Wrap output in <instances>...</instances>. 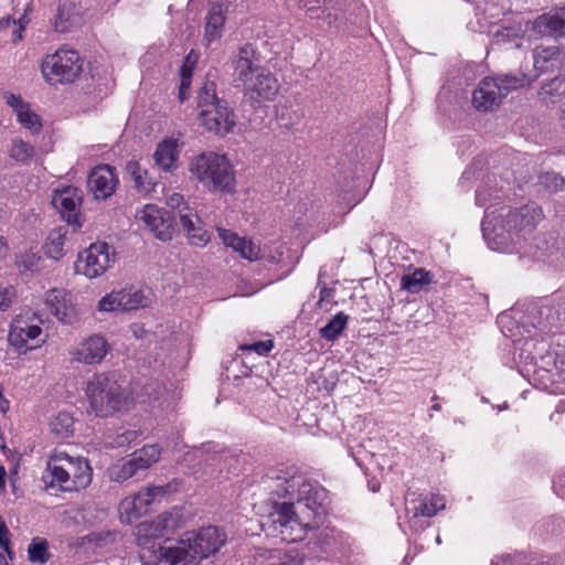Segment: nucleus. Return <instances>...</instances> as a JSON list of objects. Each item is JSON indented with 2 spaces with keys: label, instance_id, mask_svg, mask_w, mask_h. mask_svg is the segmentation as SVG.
Instances as JSON below:
<instances>
[{
  "label": "nucleus",
  "instance_id": "nucleus-44",
  "mask_svg": "<svg viewBox=\"0 0 565 565\" xmlns=\"http://www.w3.org/2000/svg\"><path fill=\"white\" fill-rule=\"evenodd\" d=\"M211 235L209 231L204 227L203 222L199 223V226L194 227V231L188 237V241L191 245L203 247L210 242Z\"/></svg>",
  "mask_w": 565,
  "mask_h": 565
},
{
  "label": "nucleus",
  "instance_id": "nucleus-20",
  "mask_svg": "<svg viewBox=\"0 0 565 565\" xmlns=\"http://www.w3.org/2000/svg\"><path fill=\"white\" fill-rule=\"evenodd\" d=\"M82 198L78 190L74 186H66L56 190L52 203L60 211L62 217L71 225H81L78 217V207Z\"/></svg>",
  "mask_w": 565,
  "mask_h": 565
},
{
  "label": "nucleus",
  "instance_id": "nucleus-24",
  "mask_svg": "<svg viewBox=\"0 0 565 565\" xmlns=\"http://www.w3.org/2000/svg\"><path fill=\"white\" fill-rule=\"evenodd\" d=\"M82 23V12L75 1L63 0L58 3L56 13L52 20V26L56 32L66 33Z\"/></svg>",
  "mask_w": 565,
  "mask_h": 565
},
{
  "label": "nucleus",
  "instance_id": "nucleus-26",
  "mask_svg": "<svg viewBox=\"0 0 565 565\" xmlns=\"http://www.w3.org/2000/svg\"><path fill=\"white\" fill-rule=\"evenodd\" d=\"M227 4L214 3L206 15L205 40L207 44L220 39L226 21Z\"/></svg>",
  "mask_w": 565,
  "mask_h": 565
},
{
  "label": "nucleus",
  "instance_id": "nucleus-37",
  "mask_svg": "<svg viewBox=\"0 0 565 565\" xmlns=\"http://www.w3.org/2000/svg\"><path fill=\"white\" fill-rule=\"evenodd\" d=\"M171 488V484L147 487L142 489L140 492H138L136 495L138 497L139 502L145 507V509L148 510V507L157 499H160L166 494L174 491V489Z\"/></svg>",
  "mask_w": 565,
  "mask_h": 565
},
{
  "label": "nucleus",
  "instance_id": "nucleus-25",
  "mask_svg": "<svg viewBox=\"0 0 565 565\" xmlns=\"http://www.w3.org/2000/svg\"><path fill=\"white\" fill-rule=\"evenodd\" d=\"M532 25L543 36H565V6L537 17Z\"/></svg>",
  "mask_w": 565,
  "mask_h": 565
},
{
  "label": "nucleus",
  "instance_id": "nucleus-22",
  "mask_svg": "<svg viewBox=\"0 0 565 565\" xmlns=\"http://www.w3.org/2000/svg\"><path fill=\"white\" fill-rule=\"evenodd\" d=\"M4 99L8 106L13 109L18 122L24 129L29 130L33 135L40 132L42 128L41 118L28 103H24L19 95L11 93H6Z\"/></svg>",
  "mask_w": 565,
  "mask_h": 565
},
{
  "label": "nucleus",
  "instance_id": "nucleus-55",
  "mask_svg": "<svg viewBox=\"0 0 565 565\" xmlns=\"http://www.w3.org/2000/svg\"><path fill=\"white\" fill-rule=\"evenodd\" d=\"M196 62H198V54L194 51H191L188 54V56L185 57L184 63L185 64H190V65H192L194 67Z\"/></svg>",
  "mask_w": 565,
  "mask_h": 565
},
{
  "label": "nucleus",
  "instance_id": "nucleus-39",
  "mask_svg": "<svg viewBox=\"0 0 565 565\" xmlns=\"http://www.w3.org/2000/svg\"><path fill=\"white\" fill-rule=\"evenodd\" d=\"M523 30L520 24L499 25L491 30L497 44L515 41L521 38Z\"/></svg>",
  "mask_w": 565,
  "mask_h": 565
},
{
  "label": "nucleus",
  "instance_id": "nucleus-59",
  "mask_svg": "<svg viewBox=\"0 0 565 565\" xmlns=\"http://www.w3.org/2000/svg\"><path fill=\"white\" fill-rule=\"evenodd\" d=\"M9 408V402L2 396L0 397V409L1 412H7Z\"/></svg>",
  "mask_w": 565,
  "mask_h": 565
},
{
  "label": "nucleus",
  "instance_id": "nucleus-50",
  "mask_svg": "<svg viewBox=\"0 0 565 565\" xmlns=\"http://www.w3.org/2000/svg\"><path fill=\"white\" fill-rule=\"evenodd\" d=\"M25 29V23L20 19L15 22V24L9 31L11 34V41L17 43L22 40V33Z\"/></svg>",
  "mask_w": 565,
  "mask_h": 565
},
{
  "label": "nucleus",
  "instance_id": "nucleus-31",
  "mask_svg": "<svg viewBox=\"0 0 565 565\" xmlns=\"http://www.w3.org/2000/svg\"><path fill=\"white\" fill-rule=\"evenodd\" d=\"M146 512L147 510L139 502L137 495L127 497L119 504V515L122 523L131 524Z\"/></svg>",
  "mask_w": 565,
  "mask_h": 565
},
{
  "label": "nucleus",
  "instance_id": "nucleus-52",
  "mask_svg": "<svg viewBox=\"0 0 565 565\" xmlns=\"http://www.w3.org/2000/svg\"><path fill=\"white\" fill-rule=\"evenodd\" d=\"M322 2V0H297L298 6L306 9L308 12L320 9Z\"/></svg>",
  "mask_w": 565,
  "mask_h": 565
},
{
  "label": "nucleus",
  "instance_id": "nucleus-13",
  "mask_svg": "<svg viewBox=\"0 0 565 565\" xmlns=\"http://www.w3.org/2000/svg\"><path fill=\"white\" fill-rule=\"evenodd\" d=\"M225 533L216 526L202 527L199 531L186 532L175 547H183L188 554L185 565L193 558H205L216 553L225 543Z\"/></svg>",
  "mask_w": 565,
  "mask_h": 565
},
{
  "label": "nucleus",
  "instance_id": "nucleus-58",
  "mask_svg": "<svg viewBox=\"0 0 565 565\" xmlns=\"http://www.w3.org/2000/svg\"><path fill=\"white\" fill-rule=\"evenodd\" d=\"M9 250L6 239L0 236V256L6 255Z\"/></svg>",
  "mask_w": 565,
  "mask_h": 565
},
{
  "label": "nucleus",
  "instance_id": "nucleus-53",
  "mask_svg": "<svg viewBox=\"0 0 565 565\" xmlns=\"http://www.w3.org/2000/svg\"><path fill=\"white\" fill-rule=\"evenodd\" d=\"M17 21L18 20L11 19L10 17L0 19V32L1 31H10Z\"/></svg>",
  "mask_w": 565,
  "mask_h": 565
},
{
  "label": "nucleus",
  "instance_id": "nucleus-57",
  "mask_svg": "<svg viewBox=\"0 0 565 565\" xmlns=\"http://www.w3.org/2000/svg\"><path fill=\"white\" fill-rule=\"evenodd\" d=\"M510 558L507 557H498L491 562V565H509Z\"/></svg>",
  "mask_w": 565,
  "mask_h": 565
},
{
  "label": "nucleus",
  "instance_id": "nucleus-23",
  "mask_svg": "<svg viewBox=\"0 0 565 565\" xmlns=\"http://www.w3.org/2000/svg\"><path fill=\"white\" fill-rule=\"evenodd\" d=\"M218 236L225 246L231 247L245 259L254 262L262 257L259 244L250 238L241 237L236 233L224 228H218Z\"/></svg>",
  "mask_w": 565,
  "mask_h": 565
},
{
  "label": "nucleus",
  "instance_id": "nucleus-5",
  "mask_svg": "<svg viewBox=\"0 0 565 565\" xmlns=\"http://www.w3.org/2000/svg\"><path fill=\"white\" fill-rule=\"evenodd\" d=\"M92 477V468L85 458L56 450L47 459L43 481L46 488L72 492L87 488Z\"/></svg>",
  "mask_w": 565,
  "mask_h": 565
},
{
  "label": "nucleus",
  "instance_id": "nucleus-64",
  "mask_svg": "<svg viewBox=\"0 0 565 565\" xmlns=\"http://www.w3.org/2000/svg\"><path fill=\"white\" fill-rule=\"evenodd\" d=\"M149 398L152 397V392H150L149 388H146V393H145Z\"/></svg>",
  "mask_w": 565,
  "mask_h": 565
},
{
  "label": "nucleus",
  "instance_id": "nucleus-19",
  "mask_svg": "<svg viewBox=\"0 0 565 565\" xmlns=\"http://www.w3.org/2000/svg\"><path fill=\"white\" fill-rule=\"evenodd\" d=\"M559 51L556 46H540L533 52L532 66L529 62L520 66L516 76L534 75L526 82V86L532 84L542 73L547 72L553 63L558 60Z\"/></svg>",
  "mask_w": 565,
  "mask_h": 565
},
{
  "label": "nucleus",
  "instance_id": "nucleus-3",
  "mask_svg": "<svg viewBox=\"0 0 565 565\" xmlns=\"http://www.w3.org/2000/svg\"><path fill=\"white\" fill-rule=\"evenodd\" d=\"M234 81L244 86L255 100H273L278 92L277 78L260 64V55L249 43L241 46L232 58Z\"/></svg>",
  "mask_w": 565,
  "mask_h": 565
},
{
  "label": "nucleus",
  "instance_id": "nucleus-43",
  "mask_svg": "<svg viewBox=\"0 0 565 565\" xmlns=\"http://www.w3.org/2000/svg\"><path fill=\"white\" fill-rule=\"evenodd\" d=\"M41 256L32 250L28 249L20 253L15 258V265L23 271H35L39 269Z\"/></svg>",
  "mask_w": 565,
  "mask_h": 565
},
{
  "label": "nucleus",
  "instance_id": "nucleus-15",
  "mask_svg": "<svg viewBox=\"0 0 565 565\" xmlns=\"http://www.w3.org/2000/svg\"><path fill=\"white\" fill-rule=\"evenodd\" d=\"M41 333L42 329L40 326L29 323L22 317H18L10 326L8 341L17 350L26 352L44 342V340H39Z\"/></svg>",
  "mask_w": 565,
  "mask_h": 565
},
{
  "label": "nucleus",
  "instance_id": "nucleus-48",
  "mask_svg": "<svg viewBox=\"0 0 565 565\" xmlns=\"http://www.w3.org/2000/svg\"><path fill=\"white\" fill-rule=\"evenodd\" d=\"M167 205L171 209L178 210V216L180 215V210L183 205H189L184 202L183 195L180 193H172L167 198Z\"/></svg>",
  "mask_w": 565,
  "mask_h": 565
},
{
  "label": "nucleus",
  "instance_id": "nucleus-54",
  "mask_svg": "<svg viewBox=\"0 0 565 565\" xmlns=\"http://www.w3.org/2000/svg\"><path fill=\"white\" fill-rule=\"evenodd\" d=\"M193 68L194 67L192 65L183 63L180 70V76L183 77L186 75L189 78H192Z\"/></svg>",
  "mask_w": 565,
  "mask_h": 565
},
{
  "label": "nucleus",
  "instance_id": "nucleus-28",
  "mask_svg": "<svg viewBox=\"0 0 565 565\" xmlns=\"http://www.w3.org/2000/svg\"><path fill=\"white\" fill-rule=\"evenodd\" d=\"M446 501L444 497L439 494H430L424 499H419L417 501L412 502V511L414 513V518L426 516L431 518L439 510L445 509Z\"/></svg>",
  "mask_w": 565,
  "mask_h": 565
},
{
  "label": "nucleus",
  "instance_id": "nucleus-29",
  "mask_svg": "<svg viewBox=\"0 0 565 565\" xmlns=\"http://www.w3.org/2000/svg\"><path fill=\"white\" fill-rule=\"evenodd\" d=\"M66 235V227H57L50 232L44 246V253L49 258L58 260L64 256Z\"/></svg>",
  "mask_w": 565,
  "mask_h": 565
},
{
  "label": "nucleus",
  "instance_id": "nucleus-9",
  "mask_svg": "<svg viewBox=\"0 0 565 565\" xmlns=\"http://www.w3.org/2000/svg\"><path fill=\"white\" fill-rule=\"evenodd\" d=\"M260 525L267 534L279 535L286 542L302 540L306 531L311 527L308 515H302L291 502L275 503Z\"/></svg>",
  "mask_w": 565,
  "mask_h": 565
},
{
  "label": "nucleus",
  "instance_id": "nucleus-36",
  "mask_svg": "<svg viewBox=\"0 0 565 565\" xmlns=\"http://www.w3.org/2000/svg\"><path fill=\"white\" fill-rule=\"evenodd\" d=\"M129 170L138 192L147 194L154 189L156 182L150 178L148 171L142 170L135 163L129 166Z\"/></svg>",
  "mask_w": 565,
  "mask_h": 565
},
{
  "label": "nucleus",
  "instance_id": "nucleus-47",
  "mask_svg": "<svg viewBox=\"0 0 565 565\" xmlns=\"http://www.w3.org/2000/svg\"><path fill=\"white\" fill-rule=\"evenodd\" d=\"M15 297V290L11 286L0 285V311L7 310Z\"/></svg>",
  "mask_w": 565,
  "mask_h": 565
},
{
  "label": "nucleus",
  "instance_id": "nucleus-56",
  "mask_svg": "<svg viewBox=\"0 0 565 565\" xmlns=\"http://www.w3.org/2000/svg\"><path fill=\"white\" fill-rule=\"evenodd\" d=\"M6 469L4 467L0 466V491L4 490L6 487Z\"/></svg>",
  "mask_w": 565,
  "mask_h": 565
},
{
  "label": "nucleus",
  "instance_id": "nucleus-11",
  "mask_svg": "<svg viewBox=\"0 0 565 565\" xmlns=\"http://www.w3.org/2000/svg\"><path fill=\"white\" fill-rule=\"evenodd\" d=\"M83 66L84 60L77 51L61 47L43 57L41 73L50 85L70 84L79 77Z\"/></svg>",
  "mask_w": 565,
  "mask_h": 565
},
{
  "label": "nucleus",
  "instance_id": "nucleus-14",
  "mask_svg": "<svg viewBox=\"0 0 565 565\" xmlns=\"http://www.w3.org/2000/svg\"><path fill=\"white\" fill-rule=\"evenodd\" d=\"M138 222L162 242L171 241L174 234L173 218L170 213L154 204H146L136 213Z\"/></svg>",
  "mask_w": 565,
  "mask_h": 565
},
{
  "label": "nucleus",
  "instance_id": "nucleus-27",
  "mask_svg": "<svg viewBox=\"0 0 565 565\" xmlns=\"http://www.w3.org/2000/svg\"><path fill=\"white\" fill-rule=\"evenodd\" d=\"M121 305L124 311L137 310L146 308L152 302V294L149 289L138 288L136 286H128L119 289Z\"/></svg>",
  "mask_w": 565,
  "mask_h": 565
},
{
  "label": "nucleus",
  "instance_id": "nucleus-10",
  "mask_svg": "<svg viewBox=\"0 0 565 565\" xmlns=\"http://www.w3.org/2000/svg\"><path fill=\"white\" fill-rule=\"evenodd\" d=\"M534 75L516 76L509 73L503 76L486 77L475 89L472 104L480 111L493 110L512 90L526 86V82Z\"/></svg>",
  "mask_w": 565,
  "mask_h": 565
},
{
  "label": "nucleus",
  "instance_id": "nucleus-8",
  "mask_svg": "<svg viewBox=\"0 0 565 565\" xmlns=\"http://www.w3.org/2000/svg\"><path fill=\"white\" fill-rule=\"evenodd\" d=\"M89 411L97 417H107L127 411L130 398L120 385L105 374L95 375L86 386Z\"/></svg>",
  "mask_w": 565,
  "mask_h": 565
},
{
  "label": "nucleus",
  "instance_id": "nucleus-62",
  "mask_svg": "<svg viewBox=\"0 0 565 565\" xmlns=\"http://www.w3.org/2000/svg\"><path fill=\"white\" fill-rule=\"evenodd\" d=\"M83 512H84V518H86V516H87V514H89V513H92V512H93V508H92V507H87V508H85V509L83 510Z\"/></svg>",
  "mask_w": 565,
  "mask_h": 565
},
{
  "label": "nucleus",
  "instance_id": "nucleus-4",
  "mask_svg": "<svg viewBox=\"0 0 565 565\" xmlns=\"http://www.w3.org/2000/svg\"><path fill=\"white\" fill-rule=\"evenodd\" d=\"M273 479L277 497L292 500L290 502L302 515H308V521L311 524L318 510L323 508L328 501L327 490L294 469L280 471Z\"/></svg>",
  "mask_w": 565,
  "mask_h": 565
},
{
  "label": "nucleus",
  "instance_id": "nucleus-63",
  "mask_svg": "<svg viewBox=\"0 0 565 565\" xmlns=\"http://www.w3.org/2000/svg\"><path fill=\"white\" fill-rule=\"evenodd\" d=\"M431 409H433V411H435V412H439V411L441 409V406H440L439 404H437V403H436V404H434V405L431 406Z\"/></svg>",
  "mask_w": 565,
  "mask_h": 565
},
{
  "label": "nucleus",
  "instance_id": "nucleus-1",
  "mask_svg": "<svg viewBox=\"0 0 565 565\" xmlns=\"http://www.w3.org/2000/svg\"><path fill=\"white\" fill-rule=\"evenodd\" d=\"M543 217L542 207L533 202L516 209L502 206L486 214L483 237L491 249L513 253L519 250Z\"/></svg>",
  "mask_w": 565,
  "mask_h": 565
},
{
  "label": "nucleus",
  "instance_id": "nucleus-61",
  "mask_svg": "<svg viewBox=\"0 0 565 565\" xmlns=\"http://www.w3.org/2000/svg\"><path fill=\"white\" fill-rule=\"evenodd\" d=\"M0 565H9L3 553L0 552Z\"/></svg>",
  "mask_w": 565,
  "mask_h": 565
},
{
  "label": "nucleus",
  "instance_id": "nucleus-51",
  "mask_svg": "<svg viewBox=\"0 0 565 565\" xmlns=\"http://www.w3.org/2000/svg\"><path fill=\"white\" fill-rule=\"evenodd\" d=\"M190 85H191V78H189V76L185 75V76L181 77L180 87H179L180 102H184L188 98Z\"/></svg>",
  "mask_w": 565,
  "mask_h": 565
},
{
  "label": "nucleus",
  "instance_id": "nucleus-30",
  "mask_svg": "<svg viewBox=\"0 0 565 565\" xmlns=\"http://www.w3.org/2000/svg\"><path fill=\"white\" fill-rule=\"evenodd\" d=\"M161 456V449L157 445H147L136 450L129 458L138 471L149 469Z\"/></svg>",
  "mask_w": 565,
  "mask_h": 565
},
{
  "label": "nucleus",
  "instance_id": "nucleus-46",
  "mask_svg": "<svg viewBox=\"0 0 565 565\" xmlns=\"http://www.w3.org/2000/svg\"><path fill=\"white\" fill-rule=\"evenodd\" d=\"M274 348L273 340L256 341L249 344L241 345L243 351H253L258 355H266Z\"/></svg>",
  "mask_w": 565,
  "mask_h": 565
},
{
  "label": "nucleus",
  "instance_id": "nucleus-40",
  "mask_svg": "<svg viewBox=\"0 0 565 565\" xmlns=\"http://www.w3.org/2000/svg\"><path fill=\"white\" fill-rule=\"evenodd\" d=\"M178 217L186 238L191 232L194 231V227L199 226V223L202 221L198 215V212L190 205H183Z\"/></svg>",
  "mask_w": 565,
  "mask_h": 565
},
{
  "label": "nucleus",
  "instance_id": "nucleus-60",
  "mask_svg": "<svg viewBox=\"0 0 565 565\" xmlns=\"http://www.w3.org/2000/svg\"><path fill=\"white\" fill-rule=\"evenodd\" d=\"M476 200L477 204L480 206H482L486 203V198H483L481 193H477Z\"/></svg>",
  "mask_w": 565,
  "mask_h": 565
},
{
  "label": "nucleus",
  "instance_id": "nucleus-6",
  "mask_svg": "<svg viewBox=\"0 0 565 565\" xmlns=\"http://www.w3.org/2000/svg\"><path fill=\"white\" fill-rule=\"evenodd\" d=\"M192 178L211 192H233L236 185L234 166L226 154L206 151L190 159Z\"/></svg>",
  "mask_w": 565,
  "mask_h": 565
},
{
  "label": "nucleus",
  "instance_id": "nucleus-2",
  "mask_svg": "<svg viewBox=\"0 0 565 565\" xmlns=\"http://www.w3.org/2000/svg\"><path fill=\"white\" fill-rule=\"evenodd\" d=\"M178 518L177 513L163 512L137 525L135 535L142 565H185L188 554L183 547H163L158 543L169 530L178 526Z\"/></svg>",
  "mask_w": 565,
  "mask_h": 565
},
{
  "label": "nucleus",
  "instance_id": "nucleus-32",
  "mask_svg": "<svg viewBox=\"0 0 565 565\" xmlns=\"http://www.w3.org/2000/svg\"><path fill=\"white\" fill-rule=\"evenodd\" d=\"M8 151L11 159L22 164H28L35 154L34 147L21 138H13Z\"/></svg>",
  "mask_w": 565,
  "mask_h": 565
},
{
  "label": "nucleus",
  "instance_id": "nucleus-45",
  "mask_svg": "<svg viewBox=\"0 0 565 565\" xmlns=\"http://www.w3.org/2000/svg\"><path fill=\"white\" fill-rule=\"evenodd\" d=\"M541 183L551 191H561L565 189V179L554 172H547L541 175Z\"/></svg>",
  "mask_w": 565,
  "mask_h": 565
},
{
  "label": "nucleus",
  "instance_id": "nucleus-16",
  "mask_svg": "<svg viewBox=\"0 0 565 565\" xmlns=\"http://www.w3.org/2000/svg\"><path fill=\"white\" fill-rule=\"evenodd\" d=\"M44 303L61 322L72 324L77 318L73 295L63 288H52L44 295Z\"/></svg>",
  "mask_w": 565,
  "mask_h": 565
},
{
  "label": "nucleus",
  "instance_id": "nucleus-49",
  "mask_svg": "<svg viewBox=\"0 0 565 565\" xmlns=\"http://www.w3.org/2000/svg\"><path fill=\"white\" fill-rule=\"evenodd\" d=\"M138 437V434L136 430H126L122 434L117 436L116 444L119 447H122L125 445H128L136 440Z\"/></svg>",
  "mask_w": 565,
  "mask_h": 565
},
{
  "label": "nucleus",
  "instance_id": "nucleus-21",
  "mask_svg": "<svg viewBox=\"0 0 565 565\" xmlns=\"http://www.w3.org/2000/svg\"><path fill=\"white\" fill-rule=\"evenodd\" d=\"M182 146L180 136L172 135L166 137L157 145L153 152L156 166L164 172L175 170Z\"/></svg>",
  "mask_w": 565,
  "mask_h": 565
},
{
  "label": "nucleus",
  "instance_id": "nucleus-7",
  "mask_svg": "<svg viewBox=\"0 0 565 565\" xmlns=\"http://www.w3.org/2000/svg\"><path fill=\"white\" fill-rule=\"evenodd\" d=\"M198 121L209 132L224 137L236 126V115L227 102L216 96V85L206 81L196 96Z\"/></svg>",
  "mask_w": 565,
  "mask_h": 565
},
{
  "label": "nucleus",
  "instance_id": "nucleus-42",
  "mask_svg": "<svg viewBox=\"0 0 565 565\" xmlns=\"http://www.w3.org/2000/svg\"><path fill=\"white\" fill-rule=\"evenodd\" d=\"M119 290H111L98 301L97 309L100 312H124Z\"/></svg>",
  "mask_w": 565,
  "mask_h": 565
},
{
  "label": "nucleus",
  "instance_id": "nucleus-35",
  "mask_svg": "<svg viewBox=\"0 0 565 565\" xmlns=\"http://www.w3.org/2000/svg\"><path fill=\"white\" fill-rule=\"evenodd\" d=\"M74 419L67 412H60L50 423L51 431L57 437H68L73 433Z\"/></svg>",
  "mask_w": 565,
  "mask_h": 565
},
{
  "label": "nucleus",
  "instance_id": "nucleus-12",
  "mask_svg": "<svg viewBox=\"0 0 565 565\" xmlns=\"http://www.w3.org/2000/svg\"><path fill=\"white\" fill-rule=\"evenodd\" d=\"M115 263V249L105 242H95L77 254L74 270L75 274L87 279H96L110 269Z\"/></svg>",
  "mask_w": 565,
  "mask_h": 565
},
{
  "label": "nucleus",
  "instance_id": "nucleus-41",
  "mask_svg": "<svg viewBox=\"0 0 565 565\" xmlns=\"http://www.w3.org/2000/svg\"><path fill=\"white\" fill-rule=\"evenodd\" d=\"M47 548L49 544L45 540H33L28 546L29 561L39 564L46 563L50 557Z\"/></svg>",
  "mask_w": 565,
  "mask_h": 565
},
{
  "label": "nucleus",
  "instance_id": "nucleus-38",
  "mask_svg": "<svg viewBox=\"0 0 565 565\" xmlns=\"http://www.w3.org/2000/svg\"><path fill=\"white\" fill-rule=\"evenodd\" d=\"M428 273L424 269H416L412 274L402 277V288L409 292H418L424 285L429 284Z\"/></svg>",
  "mask_w": 565,
  "mask_h": 565
},
{
  "label": "nucleus",
  "instance_id": "nucleus-34",
  "mask_svg": "<svg viewBox=\"0 0 565 565\" xmlns=\"http://www.w3.org/2000/svg\"><path fill=\"white\" fill-rule=\"evenodd\" d=\"M138 472L139 471L137 470L132 460L128 458L121 462L113 465L108 470V476L111 481L124 482L136 476Z\"/></svg>",
  "mask_w": 565,
  "mask_h": 565
},
{
  "label": "nucleus",
  "instance_id": "nucleus-17",
  "mask_svg": "<svg viewBox=\"0 0 565 565\" xmlns=\"http://www.w3.org/2000/svg\"><path fill=\"white\" fill-rule=\"evenodd\" d=\"M87 184L96 200L110 198L118 184L115 169L107 164L97 166L90 171Z\"/></svg>",
  "mask_w": 565,
  "mask_h": 565
},
{
  "label": "nucleus",
  "instance_id": "nucleus-33",
  "mask_svg": "<svg viewBox=\"0 0 565 565\" xmlns=\"http://www.w3.org/2000/svg\"><path fill=\"white\" fill-rule=\"evenodd\" d=\"M349 317L344 312H338L323 328L320 329V335L328 340H335L345 329Z\"/></svg>",
  "mask_w": 565,
  "mask_h": 565
},
{
  "label": "nucleus",
  "instance_id": "nucleus-18",
  "mask_svg": "<svg viewBox=\"0 0 565 565\" xmlns=\"http://www.w3.org/2000/svg\"><path fill=\"white\" fill-rule=\"evenodd\" d=\"M72 360L85 364L99 363L108 352L107 341L100 335H90L70 349Z\"/></svg>",
  "mask_w": 565,
  "mask_h": 565
}]
</instances>
